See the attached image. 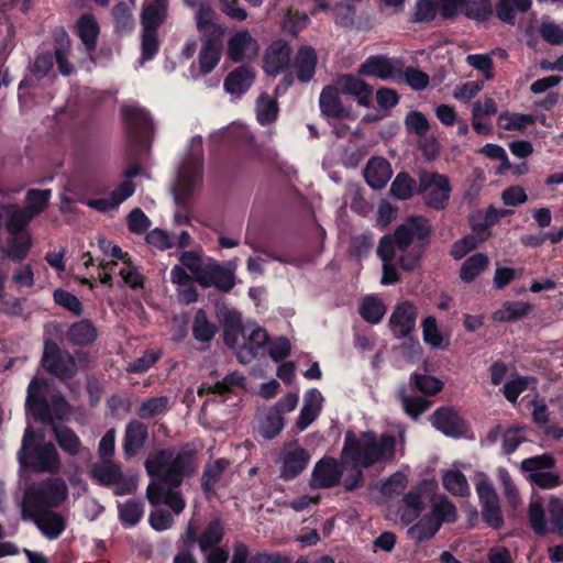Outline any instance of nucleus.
I'll list each match as a JSON object with an SVG mask.
<instances>
[{
	"instance_id": "8",
	"label": "nucleus",
	"mask_w": 563,
	"mask_h": 563,
	"mask_svg": "<svg viewBox=\"0 0 563 563\" xmlns=\"http://www.w3.org/2000/svg\"><path fill=\"white\" fill-rule=\"evenodd\" d=\"M202 167V157L189 154L179 172L177 186L173 192L176 205L185 212L189 211L192 194L201 180Z\"/></svg>"
},
{
	"instance_id": "59",
	"label": "nucleus",
	"mask_w": 563,
	"mask_h": 563,
	"mask_svg": "<svg viewBox=\"0 0 563 563\" xmlns=\"http://www.w3.org/2000/svg\"><path fill=\"white\" fill-rule=\"evenodd\" d=\"M399 398L405 412L412 419H417L430 406L431 401L421 396H409L404 390L399 393Z\"/></svg>"
},
{
	"instance_id": "64",
	"label": "nucleus",
	"mask_w": 563,
	"mask_h": 563,
	"mask_svg": "<svg viewBox=\"0 0 563 563\" xmlns=\"http://www.w3.org/2000/svg\"><path fill=\"white\" fill-rule=\"evenodd\" d=\"M405 125L409 133H415L420 137L427 135L430 130L427 117L418 110H412L406 115Z\"/></svg>"
},
{
	"instance_id": "19",
	"label": "nucleus",
	"mask_w": 563,
	"mask_h": 563,
	"mask_svg": "<svg viewBox=\"0 0 563 563\" xmlns=\"http://www.w3.org/2000/svg\"><path fill=\"white\" fill-rule=\"evenodd\" d=\"M121 115L126 133L134 140L143 137L153 129L150 113L142 108L123 107Z\"/></svg>"
},
{
	"instance_id": "41",
	"label": "nucleus",
	"mask_w": 563,
	"mask_h": 563,
	"mask_svg": "<svg viewBox=\"0 0 563 563\" xmlns=\"http://www.w3.org/2000/svg\"><path fill=\"white\" fill-rule=\"evenodd\" d=\"M67 339L74 345H89L97 339V330L89 320L84 319L70 325L67 331Z\"/></svg>"
},
{
	"instance_id": "46",
	"label": "nucleus",
	"mask_w": 563,
	"mask_h": 563,
	"mask_svg": "<svg viewBox=\"0 0 563 563\" xmlns=\"http://www.w3.org/2000/svg\"><path fill=\"white\" fill-rule=\"evenodd\" d=\"M192 336L201 343H209L217 334V327L208 320V316L203 309H199L192 322Z\"/></svg>"
},
{
	"instance_id": "3",
	"label": "nucleus",
	"mask_w": 563,
	"mask_h": 563,
	"mask_svg": "<svg viewBox=\"0 0 563 563\" xmlns=\"http://www.w3.org/2000/svg\"><path fill=\"white\" fill-rule=\"evenodd\" d=\"M432 227L423 216H410L398 225L394 234L384 235L378 243L377 256L383 262V276L380 282H399L396 265V251L405 252L413 240L430 238Z\"/></svg>"
},
{
	"instance_id": "51",
	"label": "nucleus",
	"mask_w": 563,
	"mask_h": 563,
	"mask_svg": "<svg viewBox=\"0 0 563 563\" xmlns=\"http://www.w3.org/2000/svg\"><path fill=\"white\" fill-rule=\"evenodd\" d=\"M461 11L471 20L485 22L493 14V7L490 0H465Z\"/></svg>"
},
{
	"instance_id": "10",
	"label": "nucleus",
	"mask_w": 563,
	"mask_h": 563,
	"mask_svg": "<svg viewBox=\"0 0 563 563\" xmlns=\"http://www.w3.org/2000/svg\"><path fill=\"white\" fill-rule=\"evenodd\" d=\"M476 493L482 506V518L485 523L498 530L504 526V516L501 512L499 497L488 478L482 479L476 484Z\"/></svg>"
},
{
	"instance_id": "58",
	"label": "nucleus",
	"mask_w": 563,
	"mask_h": 563,
	"mask_svg": "<svg viewBox=\"0 0 563 563\" xmlns=\"http://www.w3.org/2000/svg\"><path fill=\"white\" fill-rule=\"evenodd\" d=\"M555 466V459L551 453H542L521 461L520 468L523 473L547 472Z\"/></svg>"
},
{
	"instance_id": "35",
	"label": "nucleus",
	"mask_w": 563,
	"mask_h": 563,
	"mask_svg": "<svg viewBox=\"0 0 563 563\" xmlns=\"http://www.w3.org/2000/svg\"><path fill=\"white\" fill-rule=\"evenodd\" d=\"M531 310L532 306L528 302L507 300L501 308L493 312L492 319L499 323L515 322L527 317Z\"/></svg>"
},
{
	"instance_id": "52",
	"label": "nucleus",
	"mask_w": 563,
	"mask_h": 563,
	"mask_svg": "<svg viewBox=\"0 0 563 563\" xmlns=\"http://www.w3.org/2000/svg\"><path fill=\"white\" fill-rule=\"evenodd\" d=\"M488 256L484 253H476L463 263L460 277L462 282H472L488 266Z\"/></svg>"
},
{
	"instance_id": "56",
	"label": "nucleus",
	"mask_w": 563,
	"mask_h": 563,
	"mask_svg": "<svg viewBox=\"0 0 563 563\" xmlns=\"http://www.w3.org/2000/svg\"><path fill=\"white\" fill-rule=\"evenodd\" d=\"M51 195H52V192L49 189L33 188V189L27 190L26 197H25L26 210L36 218L47 207Z\"/></svg>"
},
{
	"instance_id": "38",
	"label": "nucleus",
	"mask_w": 563,
	"mask_h": 563,
	"mask_svg": "<svg viewBox=\"0 0 563 563\" xmlns=\"http://www.w3.org/2000/svg\"><path fill=\"white\" fill-rule=\"evenodd\" d=\"M285 427V418L272 407L266 409L258 419V433L265 440L277 438Z\"/></svg>"
},
{
	"instance_id": "7",
	"label": "nucleus",
	"mask_w": 563,
	"mask_h": 563,
	"mask_svg": "<svg viewBox=\"0 0 563 563\" xmlns=\"http://www.w3.org/2000/svg\"><path fill=\"white\" fill-rule=\"evenodd\" d=\"M452 187L449 177L437 172H421L417 195L422 196L424 203L438 211L444 210L450 201Z\"/></svg>"
},
{
	"instance_id": "15",
	"label": "nucleus",
	"mask_w": 563,
	"mask_h": 563,
	"mask_svg": "<svg viewBox=\"0 0 563 563\" xmlns=\"http://www.w3.org/2000/svg\"><path fill=\"white\" fill-rule=\"evenodd\" d=\"M310 461L309 452L299 446L297 440L288 443L285 448L280 477L285 481H292L300 475Z\"/></svg>"
},
{
	"instance_id": "12",
	"label": "nucleus",
	"mask_w": 563,
	"mask_h": 563,
	"mask_svg": "<svg viewBox=\"0 0 563 563\" xmlns=\"http://www.w3.org/2000/svg\"><path fill=\"white\" fill-rule=\"evenodd\" d=\"M343 464L336 459L324 456L318 461L312 470L311 486L318 489H328L338 486L343 476Z\"/></svg>"
},
{
	"instance_id": "48",
	"label": "nucleus",
	"mask_w": 563,
	"mask_h": 563,
	"mask_svg": "<svg viewBox=\"0 0 563 563\" xmlns=\"http://www.w3.org/2000/svg\"><path fill=\"white\" fill-rule=\"evenodd\" d=\"M175 451L172 448L156 451L151 459L145 462V470L152 478L161 479L165 467H168L174 457Z\"/></svg>"
},
{
	"instance_id": "44",
	"label": "nucleus",
	"mask_w": 563,
	"mask_h": 563,
	"mask_svg": "<svg viewBox=\"0 0 563 563\" xmlns=\"http://www.w3.org/2000/svg\"><path fill=\"white\" fill-rule=\"evenodd\" d=\"M32 246V238L30 233H18L16 235H9L5 255L14 261L21 262L26 258Z\"/></svg>"
},
{
	"instance_id": "43",
	"label": "nucleus",
	"mask_w": 563,
	"mask_h": 563,
	"mask_svg": "<svg viewBox=\"0 0 563 563\" xmlns=\"http://www.w3.org/2000/svg\"><path fill=\"white\" fill-rule=\"evenodd\" d=\"M169 410V397L158 396L144 399L139 408L136 415L142 420H150L165 415Z\"/></svg>"
},
{
	"instance_id": "18",
	"label": "nucleus",
	"mask_w": 563,
	"mask_h": 563,
	"mask_svg": "<svg viewBox=\"0 0 563 563\" xmlns=\"http://www.w3.org/2000/svg\"><path fill=\"white\" fill-rule=\"evenodd\" d=\"M417 309L410 301L398 303L390 318L389 327L396 338H407L416 327Z\"/></svg>"
},
{
	"instance_id": "25",
	"label": "nucleus",
	"mask_w": 563,
	"mask_h": 563,
	"mask_svg": "<svg viewBox=\"0 0 563 563\" xmlns=\"http://www.w3.org/2000/svg\"><path fill=\"white\" fill-rule=\"evenodd\" d=\"M341 91L335 84L323 87L319 97V108L321 113L327 118L343 119L347 118L340 98Z\"/></svg>"
},
{
	"instance_id": "60",
	"label": "nucleus",
	"mask_w": 563,
	"mask_h": 563,
	"mask_svg": "<svg viewBox=\"0 0 563 563\" xmlns=\"http://www.w3.org/2000/svg\"><path fill=\"white\" fill-rule=\"evenodd\" d=\"M440 8L434 0H417L410 21L413 23H430L435 19Z\"/></svg>"
},
{
	"instance_id": "39",
	"label": "nucleus",
	"mask_w": 563,
	"mask_h": 563,
	"mask_svg": "<svg viewBox=\"0 0 563 563\" xmlns=\"http://www.w3.org/2000/svg\"><path fill=\"white\" fill-rule=\"evenodd\" d=\"M118 515L123 527H135L144 516V503L135 498L118 503Z\"/></svg>"
},
{
	"instance_id": "63",
	"label": "nucleus",
	"mask_w": 563,
	"mask_h": 563,
	"mask_svg": "<svg viewBox=\"0 0 563 563\" xmlns=\"http://www.w3.org/2000/svg\"><path fill=\"white\" fill-rule=\"evenodd\" d=\"M499 125L507 131H517L534 123L532 114L511 113L501 114L498 119Z\"/></svg>"
},
{
	"instance_id": "20",
	"label": "nucleus",
	"mask_w": 563,
	"mask_h": 563,
	"mask_svg": "<svg viewBox=\"0 0 563 563\" xmlns=\"http://www.w3.org/2000/svg\"><path fill=\"white\" fill-rule=\"evenodd\" d=\"M23 518L33 521L41 533L48 540L58 539L66 529L65 518L62 514L54 510L34 512Z\"/></svg>"
},
{
	"instance_id": "30",
	"label": "nucleus",
	"mask_w": 563,
	"mask_h": 563,
	"mask_svg": "<svg viewBox=\"0 0 563 563\" xmlns=\"http://www.w3.org/2000/svg\"><path fill=\"white\" fill-rule=\"evenodd\" d=\"M254 79V70L247 65H242L228 74L224 79L223 87L229 93L242 95L251 88Z\"/></svg>"
},
{
	"instance_id": "31",
	"label": "nucleus",
	"mask_w": 563,
	"mask_h": 563,
	"mask_svg": "<svg viewBox=\"0 0 563 563\" xmlns=\"http://www.w3.org/2000/svg\"><path fill=\"white\" fill-rule=\"evenodd\" d=\"M439 528L443 523H454L457 519L455 505L446 496L435 495L431 499L430 511L426 514Z\"/></svg>"
},
{
	"instance_id": "26",
	"label": "nucleus",
	"mask_w": 563,
	"mask_h": 563,
	"mask_svg": "<svg viewBox=\"0 0 563 563\" xmlns=\"http://www.w3.org/2000/svg\"><path fill=\"white\" fill-rule=\"evenodd\" d=\"M391 174L390 164L384 157H372L364 170L367 185L376 190L387 185Z\"/></svg>"
},
{
	"instance_id": "23",
	"label": "nucleus",
	"mask_w": 563,
	"mask_h": 563,
	"mask_svg": "<svg viewBox=\"0 0 563 563\" xmlns=\"http://www.w3.org/2000/svg\"><path fill=\"white\" fill-rule=\"evenodd\" d=\"M358 75L374 76L382 80L395 79L400 73L393 60L384 55H373L367 57L358 67Z\"/></svg>"
},
{
	"instance_id": "49",
	"label": "nucleus",
	"mask_w": 563,
	"mask_h": 563,
	"mask_svg": "<svg viewBox=\"0 0 563 563\" xmlns=\"http://www.w3.org/2000/svg\"><path fill=\"white\" fill-rule=\"evenodd\" d=\"M442 485L454 496L464 497L470 493L466 476L459 470L445 471L442 476Z\"/></svg>"
},
{
	"instance_id": "11",
	"label": "nucleus",
	"mask_w": 563,
	"mask_h": 563,
	"mask_svg": "<svg viewBox=\"0 0 563 563\" xmlns=\"http://www.w3.org/2000/svg\"><path fill=\"white\" fill-rule=\"evenodd\" d=\"M189 444H185L183 450L174 454L170 465L163 472L161 481L172 488L181 486L186 476H190L194 472V456L196 450L188 449Z\"/></svg>"
},
{
	"instance_id": "24",
	"label": "nucleus",
	"mask_w": 563,
	"mask_h": 563,
	"mask_svg": "<svg viewBox=\"0 0 563 563\" xmlns=\"http://www.w3.org/2000/svg\"><path fill=\"white\" fill-rule=\"evenodd\" d=\"M225 538V523L220 517H213L200 528L199 551L207 552L210 549L222 545Z\"/></svg>"
},
{
	"instance_id": "32",
	"label": "nucleus",
	"mask_w": 563,
	"mask_h": 563,
	"mask_svg": "<svg viewBox=\"0 0 563 563\" xmlns=\"http://www.w3.org/2000/svg\"><path fill=\"white\" fill-rule=\"evenodd\" d=\"M221 58V37L220 33L217 35H209L202 43L199 53V67L203 75L211 73L219 64Z\"/></svg>"
},
{
	"instance_id": "36",
	"label": "nucleus",
	"mask_w": 563,
	"mask_h": 563,
	"mask_svg": "<svg viewBox=\"0 0 563 563\" xmlns=\"http://www.w3.org/2000/svg\"><path fill=\"white\" fill-rule=\"evenodd\" d=\"M5 211L8 216L5 230L8 231L9 235L27 233L26 228L35 217L30 213L25 207H20L16 205H9Z\"/></svg>"
},
{
	"instance_id": "53",
	"label": "nucleus",
	"mask_w": 563,
	"mask_h": 563,
	"mask_svg": "<svg viewBox=\"0 0 563 563\" xmlns=\"http://www.w3.org/2000/svg\"><path fill=\"white\" fill-rule=\"evenodd\" d=\"M547 512L549 515V532L555 533L563 538V499L551 496L547 504Z\"/></svg>"
},
{
	"instance_id": "1",
	"label": "nucleus",
	"mask_w": 563,
	"mask_h": 563,
	"mask_svg": "<svg viewBox=\"0 0 563 563\" xmlns=\"http://www.w3.org/2000/svg\"><path fill=\"white\" fill-rule=\"evenodd\" d=\"M48 387L47 378L35 376L31 379L26 390V411L36 421L49 426L58 446L68 455L76 456L81 450L80 438L70 427L58 423L69 420L71 407L60 393L48 398Z\"/></svg>"
},
{
	"instance_id": "62",
	"label": "nucleus",
	"mask_w": 563,
	"mask_h": 563,
	"mask_svg": "<svg viewBox=\"0 0 563 563\" xmlns=\"http://www.w3.org/2000/svg\"><path fill=\"white\" fill-rule=\"evenodd\" d=\"M54 67V56L51 52H43L35 56L34 62L29 65V70L37 80L44 79Z\"/></svg>"
},
{
	"instance_id": "2",
	"label": "nucleus",
	"mask_w": 563,
	"mask_h": 563,
	"mask_svg": "<svg viewBox=\"0 0 563 563\" xmlns=\"http://www.w3.org/2000/svg\"><path fill=\"white\" fill-rule=\"evenodd\" d=\"M395 455L396 438L393 434L378 437L374 431H363L360 435L352 430L345 432L341 460L350 467L371 468L376 464L393 462Z\"/></svg>"
},
{
	"instance_id": "50",
	"label": "nucleus",
	"mask_w": 563,
	"mask_h": 563,
	"mask_svg": "<svg viewBox=\"0 0 563 563\" xmlns=\"http://www.w3.org/2000/svg\"><path fill=\"white\" fill-rule=\"evenodd\" d=\"M440 528L432 521L426 514L413 525L411 526L407 533L410 539L415 540L417 543H421L424 541L431 540L438 532Z\"/></svg>"
},
{
	"instance_id": "54",
	"label": "nucleus",
	"mask_w": 563,
	"mask_h": 563,
	"mask_svg": "<svg viewBox=\"0 0 563 563\" xmlns=\"http://www.w3.org/2000/svg\"><path fill=\"white\" fill-rule=\"evenodd\" d=\"M161 42L158 31H147L142 29L141 32V56L140 63L153 60L159 52Z\"/></svg>"
},
{
	"instance_id": "27",
	"label": "nucleus",
	"mask_w": 563,
	"mask_h": 563,
	"mask_svg": "<svg viewBox=\"0 0 563 563\" xmlns=\"http://www.w3.org/2000/svg\"><path fill=\"white\" fill-rule=\"evenodd\" d=\"M90 477L103 487L114 486L122 479V468L112 459H103L92 464Z\"/></svg>"
},
{
	"instance_id": "9",
	"label": "nucleus",
	"mask_w": 563,
	"mask_h": 563,
	"mask_svg": "<svg viewBox=\"0 0 563 563\" xmlns=\"http://www.w3.org/2000/svg\"><path fill=\"white\" fill-rule=\"evenodd\" d=\"M41 365L48 374L59 380L71 379L78 372L77 362L68 351L62 350L59 345L48 339L44 343V351Z\"/></svg>"
},
{
	"instance_id": "61",
	"label": "nucleus",
	"mask_w": 563,
	"mask_h": 563,
	"mask_svg": "<svg viewBox=\"0 0 563 563\" xmlns=\"http://www.w3.org/2000/svg\"><path fill=\"white\" fill-rule=\"evenodd\" d=\"M410 384L424 395H437L443 388V383L437 377L419 373L411 375Z\"/></svg>"
},
{
	"instance_id": "22",
	"label": "nucleus",
	"mask_w": 563,
	"mask_h": 563,
	"mask_svg": "<svg viewBox=\"0 0 563 563\" xmlns=\"http://www.w3.org/2000/svg\"><path fill=\"white\" fill-rule=\"evenodd\" d=\"M169 0H148L143 3L140 14L141 26L147 31H158L168 16Z\"/></svg>"
},
{
	"instance_id": "14",
	"label": "nucleus",
	"mask_w": 563,
	"mask_h": 563,
	"mask_svg": "<svg viewBox=\"0 0 563 563\" xmlns=\"http://www.w3.org/2000/svg\"><path fill=\"white\" fill-rule=\"evenodd\" d=\"M291 47L283 40H275L266 48L263 57V70L268 76H277L290 65Z\"/></svg>"
},
{
	"instance_id": "42",
	"label": "nucleus",
	"mask_w": 563,
	"mask_h": 563,
	"mask_svg": "<svg viewBox=\"0 0 563 563\" xmlns=\"http://www.w3.org/2000/svg\"><path fill=\"white\" fill-rule=\"evenodd\" d=\"M358 312L366 322L377 324L386 313V306L377 296L367 295L362 299Z\"/></svg>"
},
{
	"instance_id": "13",
	"label": "nucleus",
	"mask_w": 563,
	"mask_h": 563,
	"mask_svg": "<svg viewBox=\"0 0 563 563\" xmlns=\"http://www.w3.org/2000/svg\"><path fill=\"white\" fill-rule=\"evenodd\" d=\"M432 426L444 435L451 438H462L467 431L465 420L451 407L442 406L431 416Z\"/></svg>"
},
{
	"instance_id": "47",
	"label": "nucleus",
	"mask_w": 563,
	"mask_h": 563,
	"mask_svg": "<svg viewBox=\"0 0 563 563\" xmlns=\"http://www.w3.org/2000/svg\"><path fill=\"white\" fill-rule=\"evenodd\" d=\"M417 189L416 180L408 173L400 172L393 180L389 191L398 200H408L417 194Z\"/></svg>"
},
{
	"instance_id": "55",
	"label": "nucleus",
	"mask_w": 563,
	"mask_h": 563,
	"mask_svg": "<svg viewBox=\"0 0 563 563\" xmlns=\"http://www.w3.org/2000/svg\"><path fill=\"white\" fill-rule=\"evenodd\" d=\"M278 106L275 99L262 93L257 100L256 119L261 125H268L276 121Z\"/></svg>"
},
{
	"instance_id": "57",
	"label": "nucleus",
	"mask_w": 563,
	"mask_h": 563,
	"mask_svg": "<svg viewBox=\"0 0 563 563\" xmlns=\"http://www.w3.org/2000/svg\"><path fill=\"white\" fill-rule=\"evenodd\" d=\"M309 23V16L305 12L287 9L283 20V30L291 36H297Z\"/></svg>"
},
{
	"instance_id": "40",
	"label": "nucleus",
	"mask_w": 563,
	"mask_h": 563,
	"mask_svg": "<svg viewBox=\"0 0 563 563\" xmlns=\"http://www.w3.org/2000/svg\"><path fill=\"white\" fill-rule=\"evenodd\" d=\"M528 520L536 534L543 537L549 533V526L542 497H531L528 507Z\"/></svg>"
},
{
	"instance_id": "37",
	"label": "nucleus",
	"mask_w": 563,
	"mask_h": 563,
	"mask_svg": "<svg viewBox=\"0 0 563 563\" xmlns=\"http://www.w3.org/2000/svg\"><path fill=\"white\" fill-rule=\"evenodd\" d=\"M113 31L118 36L130 35L135 27V19L130 7L124 2H118L111 11Z\"/></svg>"
},
{
	"instance_id": "21",
	"label": "nucleus",
	"mask_w": 563,
	"mask_h": 563,
	"mask_svg": "<svg viewBox=\"0 0 563 563\" xmlns=\"http://www.w3.org/2000/svg\"><path fill=\"white\" fill-rule=\"evenodd\" d=\"M98 261V267L103 271V276L99 282H112L113 277L119 275L121 282H143L142 276L139 274L137 268L131 263L130 260L113 261V260H100Z\"/></svg>"
},
{
	"instance_id": "4",
	"label": "nucleus",
	"mask_w": 563,
	"mask_h": 563,
	"mask_svg": "<svg viewBox=\"0 0 563 563\" xmlns=\"http://www.w3.org/2000/svg\"><path fill=\"white\" fill-rule=\"evenodd\" d=\"M16 459L22 470L35 474L56 475L62 467L56 445L52 441H46L44 432L35 430L32 426L24 429Z\"/></svg>"
},
{
	"instance_id": "17",
	"label": "nucleus",
	"mask_w": 563,
	"mask_h": 563,
	"mask_svg": "<svg viewBox=\"0 0 563 563\" xmlns=\"http://www.w3.org/2000/svg\"><path fill=\"white\" fill-rule=\"evenodd\" d=\"M342 95L353 97L362 107L372 103L373 87L353 74H342L334 80Z\"/></svg>"
},
{
	"instance_id": "5",
	"label": "nucleus",
	"mask_w": 563,
	"mask_h": 563,
	"mask_svg": "<svg viewBox=\"0 0 563 563\" xmlns=\"http://www.w3.org/2000/svg\"><path fill=\"white\" fill-rule=\"evenodd\" d=\"M68 498V487L60 477H46L26 485L22 498V517L59 508Z\"/></svg>"
},
{
	"instance_id": "28",
	"label": "nucleus",
	"mask_w": 563,
	"mask_h": 563,
	"mask_svg": "<svg viewBox=\"0 0 563 563\" xmlns=\"http://www.w3.org/2000/svg\"><path fill=\"white\" fill-rule=\"evenodd\" d=\"M317 64L318 57L314 48L308 45L301 46L294 60L297 79L302 84L309 82L316 74Z\"/></svg>"
},
{
	"instance_id": "29",
	"label": "nucleus",
	"mask_w": 563,
	"mask_h": 563,
	"mask_svg": "<svg viewBox=\"0 0 563 563\" xmlns=\"http://www.w3.org/2000/svg\"><path fill=\"white\" fill-rule=\"evenodd\" d=\"M257 42L247 30L238 31L228 41V57L234 63H241L249 51H257Z\"/></svg>"
},
{
	"instance_id": "34",
	"label": "nucleus",
	"mask_w": 563,
	"mask_h": 563,
	"mask_svg": "<svg viewBox=\"0 0 563 563\" xmlns=\"http://www.w3.org/2000/svg\"><path fill=\"white\" fill-rule=\"evenodd\" d=\"M100 33V26L91 13H84L77 21V34L85 45L88 53L97 47V40Z\"/></svg>"
},
{
	"instance_id": "6",
	"label": "nucleus",
	"mask_w": 563,
	"mask_h": 563,
	"mask_svg": "<svg viewBox=\"0 0 563 563\" xmlns=\"http://www.w3.org/2000/svg\"><path fill=\"white\" fill-rule=\"evenodd\" d=\"M179 262L191 273L195 282H235L233 269L200 252L186 251L180 255Z\"/></svg>"
},
{
	"instance_id": "33",
	"label": "nucleus",
	"mask_w": 563,
	"mask_h": 563,
	"mask_svg": "<svg viewBox=\"0 0 563 563\" xmlns=\"http://www.w3.org/2000/svg\"><path fill=\"white\" fill-rule=\"evenodd\" d=\"M269 336L265 329L257 327L252 330L246 342L236 353L239 362L242 364L250 363L257 356L258 350L267 344Z\"/></svg>"
},
{
	"instance_id": "16",
	"label": "nucleus",
	"mask_w": 563,
	"mask_h": 563,
	"mask_svg": "<svg viewBox=\"0 0 563 563\" xmlns=\"http://www.w3.org/2000/svg\"><path fill=\"white\" fill-rule=\"evenodd\" d=\"M148 441L147 426L137 419L131 420L124 430L122 450L126 460H131L141 454Z\"/></svg>"
},
{
	"instance_id": "45",
	"label": "nucleus",
	"mask_w": 563,
	"mask_h": 563,
	"mask_svg": "<svg viewBox=\"0 0 563 563\" xmlns=\"http://www.w3.org/2000/svg\"><path fill=\"white\" fill-rule=\"evenodd\" d=\"M430 243V238L426 240H416V244L409 250L401 252L400 256L396 261L397 267H400L405 272H412L419 265L420 260L426 252Z\"/></svg>"
}]
</instances>
